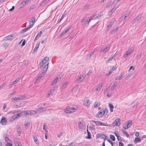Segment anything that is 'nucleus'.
Returning a JSON list of instances; mask_svg holds the SVG:
<instances>
[{"label":"nucleus","mask_w":146,"mask_h":146,"mask_svg":"<svg viewBox=\"0 0 146 146\" xmlns=\"http://www.w3.org/2000/svg\"><path fill=\"white\" fill-rule=\"evenodd\" d=\"M110 138L113 141L115 140V138L114 136L112 135H110Z\"/></svg>","instance_id":"a19ab883"},{"label":"nucleus","mask_w":146,"mask_h":146,"mask_svg":"<svg viewBox=\"0 0 146 146\" xmlns=\"http://www.w3.org/2000/svg\"><path fill=\"white\" fill-rule=\"evenodd\" d=\"M42 32L41 31H40L38 33L36 36V37H37V38H39L40 37L41 35L42 34Z\"/></svg>","instance_id":"f704fd0d"},{"label":"nucleus","mask_w":146,"mask_h":146,"mask_svg":"<svg viewBox=\"0 0 146 146\" xmlns=\"http://www.w3.org/2000/svg\"><path fill=\"white\" fill-rule=\"evenodd\" d=\"M103 15V14L102 12L100 13H99L98 16L96 17L95 18V19H99Z\"/></svg>","instance_id":"72a5a7b5"},{"label":"nucleus","mask_w":146,"mask_h":146,"mask_svg":"<svg viewBox=\"0 0 146 146\" xmlns=\"http://www.w3.org/2000/svg\"><path fill=\"white\" fill-rule=\"evenodd\" d=\"M43 129L45 130L46 132H47V130H46V124L45 123H44L43 124Z\"/></svg>","instance_id":"ea45409f"},{"label":"nucleus","mask_w":146,"mask_h":146,"mask_svg":"<svg viewBox=\"0 0 146 146\" xmlns=\"http://www.w3.org/2000/svg\"><path fill=\"white\" fill-rule=\"evenodd\" d=\"M86 75H82L80 76L76 80V81H79L80 82H81L83 80L86 76Z\"/></svg>","instance_id":"f8f14e48"},{"label":"nucleus","mask_w":146,"mask_h":146,"mask_svg":"<svg viewBox=\"0 0 146 146\" xmlns=\"http://www.w3.org/2000/svg\"><path fill=\"white\" fill-rule=\"evenodd\" d=\"M48 63L44 66L42 70V72H44V73H46L48 69Z\"/></svg>","instance_id":"6ab92c4d"},{"label":"nucleus","mask_w":146,"mask_h":146,"mask_svg":"<svg viewBox=\"0 0 146 146\" xmlns=\"http://www.w3.org/2000/svg\"><path fill=\"white\" fill-rule=\"evenodd\" d=\"M115 10V8L114 7L111 9L110 11L109 12L108 14L109 15H111L113 13Z\"/></svg>","instance_id":"7c9ffc66"},{"label":"nucleus","mask_w":146,"mask_h":146,"mask_svg":"<svg viewBox=\"0 0 146 146\" xmlns=\"http://www.w3.org/2000/svg\"><path fill=\"white\" fill-rule=\"evenodd\" d=\"M108 112L107 109L105 108L104 110L101 109L96 115V117L99 118L102 117L104 114L106 115Z\"/></svg>","instance_id":"f03ea898"},{"label":"nucleus","mask_w":146,"mask_h":146,"mask_svg":"<svg viewBox=\"0 0 146 146\" xmlns=\"http://www.w3.org/2000/svg\"><path fill=\"white\" fill-rule=\"evenodd\" d=\"M33 139L35 142L36 144H38V141H37V138L36 136H34Z\"/></svg>","instance_id":"2f4dec72"},{"label":"nucleus","mask_w":146,"mask_h":146,"mask_svg":"<svg viewBox=\"0 0 146 146\" xmlns=\"http://www.w3.org/2000/svg\"><path fill=\"white\" fill-rule=\"evenodd\" d=\"M121 131L124 135H126V136L127 137H129V135L123 129H121Z\"/></svg>","instance_id":"cd10ccee"},{"label":"nucleus","mask_w":146,"mask_h":146,"mask_svg":"<svg viewBox=\"0 0 146 146\" xmlns=\"http://www.w3.org/2000/svg\"><path fill=\"white\" fill-rule=\"evenodd\" d=\"M116 54H112L111 57L109 58L107 61V63H109L113 59V58L115 56Z\"/></svg>","instance_id":"4be33fe9"},{"label":"nucleus","mask_w":146,"mask_h":146,"mask_svg":"<svg viewBox=\"0 0 146 146\" xmlns=\"http://www.w3.org/2000/svg\"><path fill=\"white\" fill-rule=\"evenodd\" d=\"M119 146H123L124 145L122 142H121L120 141L119 142Z\"/></svg>","instance_id":"0e129e2a"},{"label":"nucleus","mask_w":146,"mask_h":146,"mask_svg":"<svg viewBox=\"0 0 146 146\" xmlns=\"http://www.w3.org/2000/svg\"><path fill=\"white\" fill-rule=\"evenodd\" d=\"M116 86V85L113 84L112 85V87H111V90H113L114 88Z\"/></svg>","instance_id":"052dcab7"},{"label":"nucleus","mask_w":146,"mask_h":146,"mask_svg":"<svg viewBox=\"0 0 146 146\" xmlns=\"http://www.w3.org/2000/svg\"><path fill=\"white\" fill-rule=\"evenodd\" d=\"M102 84H100L98 86V87L96 88V90L97 91L100 90L102 86Z\"/></svg>","instance_id":"e433bc0d"},{"label":"nucleus","mask_w":146,"mask_h":146,"mask_svg":"<svg viewBox=\"0 0 146 146\" xmlns=\"http://www.w3.org/2000/svg\"><path fill=\"white\" fill-rule=\"evenodd\" d=\"M40 42L38 43L36 45V46L35 48L33 50V52H35L37 50L38 48L39 47V46Z\"/></svg>","instance_id":"b1692460"},{"label":"nucleus","mask_w":146,"mask_h":146,"mask_svg":"<svg viewBox=\"0 0 146 146\" xmlns=\"http://www.w3.org/2000/svg\"><path fill=\"white\" fill-rule=\"evenodd\" d=\"M115 21V20L114 19L112 20L110 23H109L108 24L107 27L108 28L111 27L114 23Z\"/></svg>","instance_id":"aec40b11"},{"label":"nucleus","mask_w":146,"mask_h":146,"mask_svg":"<svg viewBox=\"0 0 146 146\" xmlns=\"http://www.w3.org/2000/svg\"><path fill=\"white\" fill-rule=\"evenodd\" d=\"M120 0H115L113 3V4H117Z\"/></svg>","instance_id":"774afa93"},{"label":"nucleus","mask_w":146,"mask_h":146,"mask_svg":"<svg viewBox=\"0 0 146 146\" xmlns=\"http://www.w3.org/2000/svg\"><path fill=\"white\" fill-rule=\"evenodd\" d=\"M90 21H89V20H87L86 21H85L84 25H86L88 24Z\"/></svg>","instance_id":"603ef678"},{"label":"nucleus","mask_w":146,"mask_h":146,"mask_svg":"<svg viewBox=\"0 0 146 146\" xmlns=\"http://www.w3.org/2000/svg\"><path fill=\"white\" fill-rule=\"evenodd\" d=\"M109 108H110V110L111 112H113V109L114 108V106H113L111 104H109Z\"/></svg>","instance_id":"bb28decb"},{"label":"nucleus","mask_w":146,"mask_h":146,"mask_svg":"<svg viewBox=\"0 0 146 146\" xmlns=\"http://www.w3.org/2000/svg\"><path fill=\"white\" fill-rule=\"evenodd\" d=\"M71 27H69L67 29H66L64 31L66 33L70 29Z\"/></svg>","instance_id":"864d4df0"},{"label":"nucleus","mask_w":146,"mask_h":146,"mask_svg":"<svg viewBox=\"0 0 146 146\" xmlns=\"http://www.w3.org/2000/svg\"><path fill=\"white\" fill-rule=\"evenodd\" d=\"M36 113V111L34 110H31L29 112V114L30 115L35 114Z\"/></svg>","instance_id":"49530a36"},{"label":"nucleus","mask_w":146,"mask_h":146,"mask_svg":"<svg viewBox=\"0 0 146 146\" xmlns=\"http://www.w3.org/2000/svg\"><path fill=\"white\" fill-rule=\"evenodd\" d=\"M12 144L11 142L7 143V144H6L5 146H12Z\"/></svg>","instance_id":"6e6d98bb"},{"label":"nucleus","mask_w":146,"mask_h":146,"mask_svg":"<svg viewBox=\"0 0 146 146\" xmlns=\"http://www.w3.org/2000/svg\"><path fill=\"white\" fill-rule=\"evenodd\" d=\"M23 113L22 112L20 113H18L17 114L15 115L13 117V119H15L16 118H17L18 117H20L21 116L23 115Z\"/></svg>","instance_id":"2eb2a0df"},{"label":"nucleus","mask_w":146,"mask_h":146,"mask_svg":"<svg viewBox=\"0 0 146 146\" xmlns=\"http://www.w3.org/2000/svg\"><path fill=\"white\" fill-rule=\"evenodd\" d=\"M28 30V29L27 28H26L22 30L20 32L21 33H23L26 32V31H27Z\"/></svg>","instance_id":"37998d69"},{"label":"nucleus","mask_w":146,"mask_h":146,"mask_svg":"<svg viewBox=\"0 0 146 146\" xmlns=\"http://www.w3.org/2000/svg\"><path fill=\"white\" fill-rule=\"evenodd\" d=\"M88 136L86 137V139H90L91 138V135L90 133L88 132L87 133Z\"/></svg>","instance_id":"79ce46f5"},{"label":"nucleus","mask_w":146,"mask_h":146,"mask_svg":"<svg viewBox=\"0 0 146 146\" xmlns=\"http://www.w3.org/2000/svg\"><path fill=\"white\" fill-rule=\"evenodd\" d=\"M110 47V44H108L106 47L105 48H102L100 50V52H103V53L104 54L108 51Z\"/></svg>","instance_id":"20e7f679"},{"label":"nucleus","mask_w":146,"mask_h":146,"mask_svg":"<svg viewBox=\"0 0 146 146\" xmlns=\"http://www.w3.org/2000/svg\"><path fill=\"white\" fill-rule=\"evenodd\" d=\"M64 16L63 15L61 17V18H60V19L59 20V22L60 23L62 20L64 18Z\"/></svg>","instance_id":"69168bd1"},{"label":"nucleus","mask_w":146,"mask_h":146,"mask_svg":"<svg viewBox=\"0 0 146 146\" xmlns=\"http://www.w3.org/2000/svg\"><path fill=\"white\" fill-rule=\"evenodd\" d=\"M17 130L18 133V135L19 136H20L21 135V129H20V127L19 126L17 125Z\"/></svg>","instance_id":"393cba45"},{"label":"nucleus","mask_w":146,"mask_h":146,"mask_svg":"<svg viewBox=\"0 0 146 146\" xmlns=\"http://www.w3.org/2000/svg\"><path fill=\"white\" fill-rule=\"evenodd\" d=\"M78 107L76 105L70 106V107L67 108L65 110L66 113H69L74 112L76 111L78 109Z\"/></svg>","instance_id":"f257e3e1"},{"label":"nucleus","mask_w":146,"mask_h":146,"mask_svg":"<svg viewBox=\"0 0 146 146\" xmlns=\"http://www.w3.org/2000/svg\"><path fill=\"white\" fill-rule=\"evenodd\" d=\"M66 33L64 31L62 32L60 35L59 36V37L60 38L61 37H62L64 35H65Z\"/></svg>","instance_id":"a18cd8bd"},{"label":"nucleus","mask_w":146,"mask_h":146,"mask_svg":"<svg viewBox=\"0 0 146 146\" xmlns=\"http://www.w3.org/2000/svg\"><path fill=\"white\" fill-rule=\"evenodd\" d=\"M139 133L138 132H135V136L137 137H138L139 136Z\"/></svg>","instance_id":"338daca9"},{"label":"nucleus","mask_w":146,"mask_h":146,"mask_svg":"<svg viewBox=\"0 0 146 146\" xmlns=\"http://www.w3.org/2000/svg\"><path fill=\"white\" fill-rule=\"evenodd\" d=\"M30 122L29 121H25V126L27 129L29 125Z\"/></svg>","instance_id":"a878e982"},{"label":"nucleus","mask_w":146,"mask_h":146,"mask_svg":"<svg viewBox=\"0 0 146 146\" xmlns=\"http://www.w3.org/2000/svg\"><path fill=\"white\" fill-rule=\"evenodd\" d=\"M118 28V27H116V28L115 29H113L111 32V33L112 34H113L114 33H115L117 30Z\"/></svg>","instance_id":"4c0bfd02"},{"label":"nucleus","mask_w":146,"mask_h":146,"mask_svg":"<svg viewBox=\"0 0 146 146\" xmlns=\"http://www.w3.org/2000/svg\"><path fill=\"white\" fill-rule=\"evenodd\" d=\"M141 139L140 137H135V141H134V143L136 144L137 142H140L141 141Z\"/></svg>","instance_id":"a211bd4d"},{"label":"nucleus","mask_w":146,"mask_h":146,"mask_svg":"<svg viewBox=\"0 0 146 146\" xmlns=\"http://www.w3.org/2000/svg\"><path fill=\"white\" fill-rule=\"evenodd\" d=\"M35 16H33V17L31 19V20L29 21L30 23L31 22L33 23V25L34 24L35 22Z\"/></svg>","instance_id":"c85d7f7f"},{"label":"nucleus","mask_w":146,"mask_h":146,"mask_svg":"<svg viewBox=\"0 0 146 146\" xmlns=\"http://www.w3.org/2000/svg\"><path fill=\"white\" fill-rule=\"evenodd\" d=\"M100 137L102 139H104V141H105V140L106 139V136H105V135L104 134H101L100 135Z\"/></svg>","instance_id":"c9c22d12"},{"label":"nucleus","mask_w":146,"mask_h":146,"mask_svg":"<svg viewBox=\"0 0 146 146\" xmlns=\"http://www.w3.org/2000/svg\"><path fill=\"white\" fill-rule=\"evenodd\" d=\"M120 119H116L113 123V125L114 126L115 125L119 126L120 125Z\"/></svg>","instance_id":"1a4fd4ad"},{"label":"nucleus","mask_w":146,"mask_h":146,"mask_svg":"<svg viewBox=\"0 0 146 146\" xmlns=\"http://www.w3.org/2000/svg\"><path fill=\"white\" fill-rule=\"evenodd\" d=\"M92 121H93L95 123L96 125H99V123H100L99 121L94 120H92Z\"/></svg>","instance_id":"09e8293b"},{"label":"nucleus","mask_w":146,"mask_h":146,"mask_svg":"<svg viewBox=\"0 0 146 146\" xmlns=\"http://www.w3.org/2000/svg\"><path fill=\"white\" fill-rule=\"evenodd\" d=\"M3 45L4 46V48H6L8 46V44L7 43L5 42L3 44Z\"/></svg>","instance_id":"de8ad7c7"},{"label":"nucleus","mask_w":146,"mask_h":146,"mask_svg":"<svg viewBox=\"0 0 146 146\" xmlns=\"http://www.w3.org/2000/svg\"><path fill=\"white\" fill-rule=\"evenodd\" d=\"M45 73L44 72H42L41 74L39 75L38 78L36 79L35 82H38L39 81L40 79L44 75Z\"/></svg>","instance_id":"9b49d317"},{"label":"nucleus","mask_w":146,"mask_h":146,"mask_svg":"<svg viewBox=\"0 0 146 146\" xmlns=\"http://www.w3.org/2000/svg\"><path fill=\"white\" fill-rule=\"evenodd\" d=\"M31 0H25L22 3V4L23 5H25L28 3Z\"/></svg>","instance_id":"c756f323"},{"label":"nucleus","mask_w":146,"mask_h":146,"mask_svg":"<svg viewBox=\"0 0 146 146\" xmlns=\"http://www.w3.org/2000/svg\"><path fill=\"white\" fill-rule=\"evenodd\" d=\"M15 36L14 35H10L6 36L5 37L4 39L6 40H11L13 39Z\"/></svg>","instance_id":"6e6552de"},{"label":"nucleus","mask_w":146,"mask_h":146,"mask_svg":"<svg viewBox=\"0 0 146 146\" xmlns=\"http://www.w3.org/2000/svg\"><path fill=\"white\" fill-rule=\"evenodd\" d=\"M60 79L59 77H56L52 82L51 85H53L54 84H56L60 80Z\"/></svg>","instance_id":"ddd939ff"},{"label":"nucleus","mask_w":146,"mask_h":146,"mask_svg":"<svg viewBox=\"0 0 146 146\" xmlns=\"http://www.w3.org/2000/svg\"><path fill=\"white\" fill-rule=\"evenodd\" d=\"M141 15H140L137 17L133 19L132 21L133 23H135L137 22L141 18Z\"/></svg>","instance_id":"9d476101"},{"label":"nucleus","mask_w":146,"mask_h":146,"mask_svg":"<svg viewBox=\"0 0 146 146\" xmlns=\"http://www.w3.org/2000/svg\"><path fill=\"white\" fill-rule=\"evenodd\" d=\"M5 140L7 142V143L11 142V141L10 140H9V139L7 137H5Z\"/></svg>","instance_id":"5fc2aeb1"},{"label":"nucleus","mask_w":146,"mask_h":146,"mask_svg":"<svg viewBox=\"0 0 146 146\" xmlns=\"http://www.w3.org/2000/svg\"><path fill=\"white\" fill-rule=\"evenodd\" d=\"M83 104L84 106L86 107L88 106L90 104L89 100H84V101Z\"/></svg>","instance_id":"f3484780"},{"label":"nucleus","mask_w":146,"mask_h":146,"mask_svg":"<svg viewBox=\"0 0 146 146\" xmlns=\"http://www.w3.org/2000/svg\"><path fill=\"white\" fill-rule=\"evenodd\" d=\"M79 127L80 129H83L84 128L83 125L81 121H79L78 123Z\"/></svg>","instance_id":"412c9836"},{"label":"nucleus","mask_w":146,"mask_h":146,"mask_svg":"<svg viewBox=\"0 0 146 146\" xmlns=\"http://www.w3.org/2000/svg\"><path fill=\"white\" fill-rule=\"evenodd\" d=\"M133 69V70H134V69H135V67H133V66H131L129 69V70H128L129 71L130 70H131L132 69Z\"/></svg>","instance_id":"680f3d73"},{"label":"nucleus","mask_w":146,"mask_h":146,"mask_svg":"<svg viewBox=\"0 0 146 146\" xmlns=\"http://www.w3.org/2000/svg\"><path fill=\"white\" fill-rule=\"evenodd\" d=\"M133 51V49L130 48L128 51L126 52L123 55V57L125 58L130 55Z\"/></svg>","instance_id":"0eeeda50"},{"label":"nucleus","mask_w":146,"mask_h":146,"mask_svg":"<svg viewBox=\"0 0 146 146\" xmlns=\"http://www.w3.org/2000/svg\"><path fill=\"white\" fill-rule=\"evenodd\" d=\"M7 121L5 120V117H2L1 121V123L3 125H6Z\"/></svg>","instance_id":"4468645a"},{"label":"nucleus","mask_w":146,"mask_h":146,"mask_svg":"<svg viewBox=\"0 0 146 146\" xmlns=\"http://www.w3.org/2000/svg\"><path fill=\"white\" fill-rule=\"evenodd\" d=\"M108 141L111 144V145L112 146H113V145L115 144V143L114 142H113L111 141H110V140H108Z\"/></svg>","instance_id":"e2e57ef3"},{"label":"nucleus","mask_w":146,"mask_h":146,"mask_svg":"<svg viewBox=\"0 0 146 146\" xmlns=\"http://www.w3.org/2000/svg\"><path fill=\"white\" fill-rule=\"evenodd\" d=\"M100 123H99V125H103V126H108V123H104L102 122L101 121H99Z\"/></svg>","instance_id":"473e14b6"},{"label":"nucleus","mask_w":146,"mask_h":146,"mask_svg":"<svg viewBox=\"0 0 146 146\" xmlns=\"http://www.w3.org/2000/svg\"><path fill=\"white\" fill-rule=\"evenodd\" d=\"M112 4H113V3H112L110 1L107 5L106 7L107 8H108L111 5H112Z\"/></svg>","instance_id":"8fccbe9b"},{"label":"nucleus","mask_w":146,"mask_h":146,"mask_svg":"<svg viewBox=\"0 0 146 146\" xmlns=\"http://www.w3.org/2000/svg\"><path fill=\"white\" fill-rule=\"evenodd\" d=\"M100 105V102L98 101H96L94 102V107L95 108H97Z\"/></svg>","instance_id":"5701e85b"},{"label":"nucleus","mask_w":146,"mask_h":146,"mask_svg":"<svg viewBox=\"0 0 146 146\" xmlns=\"http://www.w3.org/2000/svg\"><path fill=\"white\" fill-rule=\"evenodd\" d=\"M68 84V83L67 82H65L62 84V85L64 88H65L66 86Z\"/></svg>","instance_id":"13d9d810"},{"label":"nucleus","mask_w":146,"mask_h":146,"mask_svg":"<svg viewBox=\"0 0 146 146\" xmlns=\"http://www.w3.org/2000/svg\"><path fill=\"white\" fill-rule=\"evenodd\" d=\"M129 13H126L125 14V16L124 17V19H125L127 17H128L129 16Z\"/></svg>","instance_id":"bf43d9fd"},{"label":"nucleus","mask_w":146,"mask_h":146,"mask_svg":"<svg viewBox=\"0 0 146 146\" xmlns=\"http://www.w3.org/2000/svg\"><path fill=\"white\" fill-rule=\"evenodd\" d=\"M49 58L48 57H45L42 61L40 64V68H41L47 62Z\"/></svg>","instance_id":"39448f33"},{"label":"nucleus","mask_w":146,"mask_h":146,"mask_svg":"<svg viewBox=\"0 0 146 146\" xmlns=\"http://www.w3.org/2000/svg\"><path fill=\"white\" fill-rule=\"evenodd\" d=\"M19 78H17L16 79V80L13 81L12 83L13 84V85L16 84L17 83L19 80Z\"/></svg>","instance_id":"58836bf2"},{"label":"nucleus","mask_w":146,"mask_h":146,"mask_svg":"<svg viewBox=\"0 0 146 146\" xmlns=\"http://www.w3.org/2000/svg\"><path fill=\"white\" fill-rule=\"evenodd\" d=\"M132 124V121L129 120L126 122L123 125V128L125 129H127L129 127H130Z\"/></svg>","instance_id":"423d86ee"},{"label":"nucleus","mask_w":146,"mask_h":146,"mask_svg":"<svg viewBox=\"0 0 146 146\" xmlns=\"http://www.w3.org/2000/svg\"><path fill=\"white\" fill-rule=\"evenodd\" d=\"M123 75H124V74L123 73H121V74L120 75V76H119V77L118 78V79L119 80H120L122 78V77H123Z\"/></svg>","instance_id":"3c124183"},{"label":"nucleus","mask_w":146,"mask_h":146,"mask_svg":"<svg viewBox=\"0 0 146 146\" xmlns=\"http://www.w3.org/2000/svg\"><path fill=\"white\" fill-rule=\"evenodd\" d=\"M15 143L16 146H21L19 142L17 141H15Z\"/></svg>","instance_id":"c03bdc74"},{"label":"nucleus","mask_w":146,"mask_h":146,"mask_svg":"<svg viewBox=\"0 0 146 146\" xmlns=\"http://www.w3.org/2000/svg\"><path fill=\"white\" fill-rule=\"evenodd\" d=\"M29 98L28 96H21L20 97H17L15 98H13L12 99L16 101H18L19 100H25Z\"/></svg>","instance_id":"7ed1b4c3"},{"label":"nucleus","mask_w":146,"mask_h":146,"mask_svg":"<svg viewBox=\"0 0 146 146\" xmlns=\"http://www.w3.org/2000/svg\"><path fill=\"white\" fill-rule=\"evenodd\" d=\"M22 112L23 113V115H29V113H28L27 112V111H23Z\"/></svg>","instance_id":"4d7b16f0"},{"label":"nucleus","mask_w":146,"mask_h":146,"mask_svg":"<svg viewBox=\"0 0 146 146\" xmlns=\"http://www.w3.org/2000/svg\"><path fill=\"white\" fill-rule=\"evenodd\" d=\"M56 90V87H54L52 89H51L49 91L48 94V96L50 95H52V94L54 91Z\"/></svg>","instance_id":"dca6fc26"}]
</instances>
